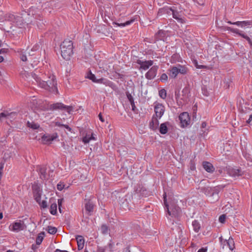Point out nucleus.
<instances>
[{
    "label": "nucleus",
    "instance_id": "nucleus-1",
    "mask_svg": "<svg viewBox=\"0 0 252 252\" xmlns=\"http://www.w3.org/2000/svg\"><path fill=\"white\" fill-rule=\"evenodd\" d=\"M34 71L35 72L32 73V78L34 79L39 87L53 94H58V91L57 87V83L55 76L54 75L50 74L48 76V79H47L46 81H44L42 80V78H44L43 76V74H38V72L36 70Z\"/></svg>",
    "mask_w": 252,
    "mask_h": 252
},
{
    "label": "nucleus",
    "instance_id": "nucleus-2",
    "mask_svg": "<svg viewBox=\"0 0 252 252\" xmlns=\"http://www.w3.org/2000/svg\"><path fill=\"white\" fill-rule=\"evenodd\" d=\"M61 52L62 57L69 60L73 54V43L71 40H64L61 45Z\"/></svg>",
    "mask_w": 252,
    "mask_h": 252
},
{
    "label": "nucleus",
    "instance_id": "nucleus-3",
    "mask_svg": "<svg viewBox=\"0 0 252 252\" xmlns=\"http://www.w3.org/2000/svg\"><path fill=\"white\" fill-rule=\"evenodd\" d=\"M171 12L173 17L176 19L178 22L184 23L185 19L181 17L180 12L178 11L177 8L174 6L170 8H163L159 9L158 13V15L160 16L162 13L169 14Z\"/></svg>",
    "mask_w": 252,
    "mask_h": 252
},
{
    "label": "nucleus",
    "instance_id": "nucleus-4",
    "mask_svg": "<svg viewBox=\"0 0 252 252\" xmlns=\"http://www.w3.org/2000/svg\"><path fill=\"white\" fill-rule=\"evenodd\" d=\"M34 199L39 204L41 208H46L47 206L46 201L45 200L41 201V189L40 185H36L34 188Z\"/></svg>",
    "mask_w": 252,
    "mask_h": 252
},
{
    "label": "nucleus",
    "instance_id": "nucleus-5",
    "mask_svg": "<svg viewBox=\"0 0 252 252\" xmlns=\"http://www.w3.org/2000/svg\"><path fill=\"white\" fill-rule=\"evenodd\" d=\"M163 199L164 203L167 210L169 215L173 217L177 216L180 212V209L179 207L175 205L172 204L171 205L170 208H169V206L167 203L166 195L165 193L163 194Z\"/></svg>",
    "mask_w": 252,
    "mask_h": 252
},
{
    "label": "nucleus",
    "instance_id": "nucleus-6",
    "mask_svg": "<svg viewBox=\"0 0 252 252\" xmlns=\"http://www.w3.org/2000/svg\"><path fill=\"white\" fill-rule=\"evenodd\" d=\"M48 109L50 110H65L69 114H71L73 109L72 106H66L63 103L61 102H57L51 104L48 107Z\"/></svg>",
    "mask_w": 252,
    "mask_h": 252
},
{
    "label": "nucleus",
    "instance_id": "nucleus-7",
    "mask_svg": "<svg viewBox=\"0 0 252 252\" xmlns=\"http://www.w3.org/2000/svg\"><path fill=\"white\" fill-rule=\"evenodd\" d=\"M154 111L155 117L160 119L165 112V107L163 104L156 102L154 105Z\"/></svg>",
    "mask_w": 252,
    "mask_h": 252
},
{
    "label": "nucleus",
    "instance_id": "nucleus-8",
    "mask_svg": "<svg viewBox=\"0 0 252 252\" xmlns=\"http://www.w3.org/2000/svg\"><path fill=\"white\" fill-rule=\"evenodd\" d=\"M179 118L180 121L181 126L183 127L187 126L190 123V119L189 113L187 112H183L181 113L180 115Z\"/></svg>",
    "mask_w": 252,
    "mask_h": 252
},
{
    "label": "nucleus",
    "instance_id": "nucleus-9",
    "mask_svg": "<svg viewBox=\"0 0 252 252\" xmlns=\"http://www.w3.org/2000/svg\"><path fill=\"white\" fill-rule=\"evenodd\" d=\"M87 77L91 80L93 82L97 83H103L104 84H105L106 85H109L110 82L104 78H100L97 79H96V77L95 75L93 74L91 71H90L87 75Z\"/></svg>",
    "mask_w": 252,
    "mask_h": 252
},
{
    "label": "nucleus",
    "instance_id": "nucleus-10",
    "mask_svg": "<svg viewBox=\"0 0 252 252\" xmlns=\"http://www.w3.org/2000/svg\"><path fill=\"white\" fill-rule=\"evenodd\" d=\"M137 63L140 65V68L144 70H147L153 64L152 61H143L140 60H138Z\"/></svg>",
    "mask_w": 252,
    "mask_h": 252
},
{
    "label": "nucleus",
    "instance_id": "nucleus-11",
    "mask_svg": "<svg viewBox=\"0 0 252 252\" xmlns=\"http://www.w3.org/2000/svg\"><path fill=\"white\" fill-rule=\"evenodd\" d=\"M158 69V66L154 65L152 66L146 74V77L148 79H152L154 78L157 75Z\"/></svg>",
    "mask_w": 252,
    "mask_h": 252
},
{
    "label": "nucleus",
    "instance_id": "nucleus-12",
    "mask_svg": "<svg viewBox=\"0 0 252 252\" xmlns=\"http://www.w3.org/2000/svg\"><path fill=\"white\" fill-rule=\"evenodd\" d=\"M220 241L221 244H223L224 246L227 245L229 247V249L232 251L234 248V242L233 239L229 237L228 240H223L222 238L221 237L220 238Z\"/></svg>",
    "mask_w": 252,
    "mask_h": 252
},
{
    "label": "nucleus",
    "instance_id": "nucleus-13",
    "mask_svg": "<svg viewBox=\"0 0 252 252\" xmlns=\"http://www.w3.org/2000/svg\"><path fill=\"white\" fill-rule=\"evenodd\" d=\"M57 137V134L47 135L41 136L42 140L44 144H49L51 143L52 141Z\"/></svg>",
    "mask_w": 252,
    "mask_h": 252
},
{
    "label": "nucleus",
    "instance_id": "nucleus-14",
    "mask_svg": "<svg viewBox=\"0 0 252 252\" xmlns=\"http://www.w3.org/2000/svg\"><path fill=\"white\" fill-rule=\"evenodd\" d=\"M229 30H230L232 32L236 33L238 34L239 35L241 36V37L244 38L246 39L249 44L251 45V46H252V42L250 39V38L247 36L246 34H245L244 33H242L238 29H233L229 28Z\"/></svg>",
    "mask_w": 252,
    "mask_h": 252
},
{
    "label": "nucleus",
    "instance_id": "nucleus-15",
    "mask_svg": "<svg viewBox=\"0 0 252 252\" xmlns=\"http://www.w3.org/2000/svg\"><path fill=\"white\" fill-rule=\"evenodd\" d=\"M36 170L38 172L40 177L42 179H45L46 177V168L44 165H37Z\"/></svg>",
    "mask_w": 252,
    "mask_h": 252
},
{
    "label": "nucleus",
    "instance_id": "nucleus-16",
    "mask_svg": "<svg viewBox=\"0 0 252 252\" xmlns=\"http://www.w3.org/2000/svg\"><path fill=\"white\" fill-rule=\"evenodd\" d=\"M31 51L32 49H30L29 47L26 50L21 51L20 52V58L21 60L23 62L27 61L28 57H30L31 56Z\"/></svg>",
    "mask_w": 252,
    "mask_h": 252
},
{
    "label": "nucleus",
    "instance_id": "nucleus-17",
    "mask_svg": "<svg viewBox=\"0 0 252 252\" xmlns=\"http://www.w3.org/2000/svg\"><path fill=\"white\" fill-rule=\"evenodd\" d=\"M158 119V118L155 117V116H153L152 120L149 123V127L150 128V129L153 130L157 129L159 125V122Z\"/></svg>",
    "mask_w": 252,
    "mask_h": 252
},
{
    "label": "nucleus",
    "instance_id": "nucleus-18",
    "mask_svg": "<svg viewBox=\"0 0 252 252\" xmlns=\"http://www.w3.org/2000/svg\"><path fill=\"white\" fill-rule=\"evenodd\" d=\"M25 228V225L23 221H20L19 222H14L12 226L11 229L15 231H19L23 230Z\"/></svg>",
    "mask_w": 252,
    "mask_h": 252
},
{
    "label": "nucleus",
    "instance_id": "nucleus-19",
    "mask_svg": "<svg viewBox=\"0 0 252 252\" xmlns=\"http://www.w3.org/2000/svg\"><path fill=\"white\" fill-rule=\"evenodd\" d=\"M229 175L231 176L236 177L242 175V171L238 169L230 168L228 169L227 171Z\"/></svg>",
    "mask_w": 252,
    "mask_h": 252
},
{
    "label": "nucleus",
    "instance_id": "nucleus-20",
    "mask_svg": "<svg viewBox=\"0 0 252 252\" xmlns=\"http://www.w3.org/2000/svg\"><path fill=\"white\" fill-rule=\"evenodd\" d=\"M77 243V246L78 250H81L84 248L85 240L83 236L78 235L76 237Z\"/></svg>",
    "mask_w": 252,
    "mask_h": 252
},
{
    "label": "nucleus",
    "instance_id": "nucleus-21",
    "mask_svg": "<svg viewBox=\"0 0 252 252\" xmlns=\"http://www.w3.org/2000/svg\"><path fill=\"white\" fill-rule=\"evenodd\" d=\"M224 188L223 186H218L214 188H212V196H216V200H218L219 198L218 194L221 189Z\"/></svg>",
    "mask_w": 252,
    "mask_h": 252
},
{
    "label": "nucleus",
    "instance_id": "nucleus-22",
    "mask_svg": "<svg viewBox=\"0 0 252 252\" xmlns=\"http://www.w3.org/2000/svg\"><path fill=\"white\" fill-rule=\"evenodd\" d=\"M175 66L176 67V68L178 69V74H181L185 75L188 73V69L186 66L181 64H178Z\"/></svg>",
    "mask_w": 252,
    "mask_h": 252
},
{
    "label": "nucleus",
    "instance_id": "nucleus-23",
    "mask_svg": "<svg viewBox=\"0 0 252 252\" xmlns=\"http://www.w3.org/2000/svg\"><path fill=\"white\" fill-rule=\"evenodd\" d=\"M203 166L204 169L208 172H212L215 169L213 165L207 161L203 162Z\"/></svg>",
    "mask_w": 252,
    "mask_h": 252
},
{
    "label": "nucleus",
    "instance_id": "nucleus-24",
    "mask_svg": "<svg viewBox=\"0 0 252 252\" xmlns=\"http://www.w3.org/2000/svg\"><path fill=\"white\" fill-rule=\"evenodd\" d=\"M169 71V76L172 78H175L178 75V69L175 66H172L168 70Z\"/></svg>",
    "mask_w": 252,
    "mask_h": 252
},
{
    "label": "nucleus",
    "instance_id": "nucleus-25",
    "mask_svg": "<svg viewBox=\"0 0 252 252\" xmlns=\"http://www.w3.org/2000/svg\"><path fill=\"white\" fill-rule=\"evenodd\" d=\"M94 140L95 138L93 135V134H86L82 139V141L84 144L88 143L91 140Z\"/></svg>",
    "mask_w": 252,
    "mask_h": 252
},
{
    "label": "nucleus",
    "instance_id": "nucleus-26",
    "mask_svg": "<svg viewBox=\"0 0 252 252\" xmlns=\"http://www.w3.org/2000/svg\"><path fill=\"white\" fill-rule=\"evenodd\" d=\"M16 115V112L8 113L7 111L1 112L0 113V119L1 118H12Z\"/></svg>",
    "mask_w": 252,
    "mask_h": 252
},
{
    "label": "nucleus",
    "instance_id": "nucleus-27",
    "mask_svg": "<svg viewBox=\"0 0 252 252\" xmlns=\"http://www.w3.org/2000/svg\"><path fill=\"white\" fill-rule=\"evenodd\" d=\"M32 135L34 134V132L33 130H37V132H40V135H42L43 133V130L41 127H40L39 125L37 124H35L32 123Z\"/></svg>",
    "mask_w": 252,
    "mask_h": 252
},
{
    "label": "nucleus",
    "instance_id": "nucleus-28",
    "mask_svg": "<svg viewBox=\"0 0 252 252\" xmlns=\"http://www.w3.org/2000/svg\"><path fill=\"white\" fill-rule=\"evenodd\" d=\"M85 209L89 213L92 212L94 209L93 203L90 200L88 201L85 203Z\"/></svg>",
    "mask_w": 252,
    "mask_h": 252
},
{
    "label": "nucleus",
    "instance_id": "nucleus-29",
    "mask_svg": "<svg viewBox=\"0 0 252 252\" xmlns=\"http://www.w3.org/2000/svg\"><path fill=\"white\" fill-rule=\"evenodd\" d=\"M44 232H41L40 233H39L36 238V245H39L41 244L42 242L43 241V240L44 239Z\"/></svg>",
    "mask_w": 252,
    "mask_h": 252
},
{
    "label": "nucleus",
    "instance_id": "nucleus-30",
    "mask_svg": "<svg viewBox=\"0 0 252 252\" xmlns=\"http://www.w3.org/2000/svg\"><path fill=\"white\" fill-rule=\"evenodd\" d=\"M159 132L163 134L167 132V126L166 123L161 124L159 127Z\"/></svg>",
    "mask_w": 252,
    "mask_h": 252
},
{
    "label": "nucleus",
    "instance_id": "nucleus-31",
    "mask_svg": "<svg viewBox=\"0 0 252 252\" xmlns=\"http://www.w3.org/2000/svg\"><path fill=\"white\" fill-rule=\"evenodd\" d=\"M192 225L193 228V230L196 232H198L200 228V225L197 220H193L192 222Z\"/></svg>",
    "mask_w": 252,
    "mask_h": 252
},
{
    "label": "nucleus",
    "instance_id": "nucleus-32",
    "mask_svg": "<svg viewBox=\"0 0 252 252\" xmlns=\"http://www.w3.org/2000/svg\"><path fill=\"white\" fill-rule=\"evenodd\" d=\"M201 190L203 192H204L206 195H211L212 196V189L211 187H205L201 189Z\"/></svg>",
    "mask_w": 252,
    "mask_h": 252
},
{
    "label": "nucleus",
    "instance_id": "nucleus-33",
    "mask_svg": "<svg viewBox=\"0 0 252 252\" xmlns=\"http://www.w3.org/2000/svg\"><path fill=\"white\" fill-rule=\"evenodd\" d=\"M57 205L56 203H52L50 206V213L52 215H55L57 213Z\"/></svg>",
    "mask_w": 252,
    "mask_h": 252
},
{
    "label": "nucleus",
    "instance_id": "nucleus-34",
    "mask_svg": "<svg viewBox=\"0 0 252 252\" xmlns=\"http://www.w3.org/2000/svg\"><path fill=\"white\" fill-rule=\"evenodd\" d=\"M30 73L28 72L26 70H23L21 72V75L22 76V78H23L25 79H27L29 78L30 77Z\"/></svg>",
    "mask_w": 252,
    "mask_h": 252
},
{
    "label": "nucleus",
    "instance_id": "nucleus-35",
    "mask_svg": "<svg viewBox=\"0 0 252 252\" xmlns=\"http://www.w3.org/2000/svg\"><path fill=\"white\" fill-rule=\"evenodd\" d=\"M134 19H131L130 20L127 21L124 23H116V25H118L119 26L121 27H125L126 26L129 25L131 24L132 23H133L134 21Z\"/></svg>",
    "mask_w": 252,
    "mask_h": 252
},
{
    "label": "nucleus",
    "instance_id": "nucleus-36",
    "mask_svg": "<svg viewBox=\"0 0 252 252\" xmlns=\"http://www.w3.org/2000/svg\"><path fill=\"white\" fill-rule=\"evenodd\" d=\"M47 230L48 233L51 234H54L57 232V228L53 226H48Z\"/></svg>",
    "mask_w": 252,
    "mask_h": 252
},
{
    "label": "nucleus",
    "instance_id": "nucleus-37",
    "mask_svg": "<svg viewBox=\"0 0 252 252\" xmlns=\"http://www.w3.org/2000/svg\"><path fill=\"white\" fill-rule=\"evenodd\" d=\"M159 95L162 99H165L166 97V92L164 89H161L159 91Z\"/></svg>",
    "mask_w": 252,
    "mask_h": 252
},
{
    "label": "nucleus",
    "instance_id": "nucleus-38",
    "mask_svg": "<svg viewBox=\"0 0 252 252\" xmlns=\"http://www.w3.org/2000/svg\"><path fill=\"white\" fill-rule=\"evenodd\" d=\"M101 231L104 234H107L108 232V227L106 225H102L101 227Z\"/></svg>",
    "mask_w": 252,
    "mask_h": 252
},
{
    "label": "nucleus",
    "instance_id": "nucleus-39",
    "mask_svg": "<svg viewBox=\"0 0 252 252\" xmlns=\"http://www.w3.org/2000/svg\"><path fill=\"white\" fill-rule=\"evenodd\" d=\"M8 20L12 22H16V17L13 14H10L8 17Z\"/></svg>",
    "mask_w": 252,
    "mask_h": 252
},
{
    "label": "nucleus",
    "instance_id": "nucleus-40",
    "mask_svg": "<svg viewBox=\"0 0 252 252\" xmlns=\"http://www.w3.org/2000/svg\"><path fill=\"white\" fill-rule=\"evenodd\" d=\"M252 24V22L250 21H242L241 24L240 25V27H244L247 26H250Z\"/></svg>",
    "mask_w": 252,
    "mask_h": 252
},
{
    "label": "nucleus",
    "instance_id": "nucleus-41",
    "mask_svg": "<svg viewBox=\"0 0 252 252\" xmlns=\"http://www.w3.org/2000/svg\"><path fill=\"white\" fill-rule=\"evenodd\" d=\"M168 76L165 73H163L160 78L161 81H166L167 80Z\"/></svg>",
    "mask_w": 252,
    "mask_h": 252
},
{
    "label": "nucleus",
    "instance_id": "nucleus-42",
    "mask_svg": "<svg viewBox=\"0 0 252 252\" xmlns=\"http://www.w3.org/2000/svg\"><path fill=\"white\" fill-rule=\"evenodd\" d=\"M226 219V215H222L219 217V221L221 223H223Z\"/></svg>",
    "mask_w": 252,
    "mask_h": 252
},
{
    "label": "nucleus",
    "instance_id": "nucleus-43",
    "mask_svg": "<svg viewBox=\"0 0 252 252\" xmlns=\"http://www.w3.org/2000/svg\"><path fill=\"white\" fill-rule=\"evenodd\" d=\"M64 186V185L62 184H61H61H58L57 185V189L59 190H62L63 189Z\"/></svg>",
    "mask_w": 252,
    "mask_h": 252
},
{
    "label": "nucleus",
    "instance_id": "nucleus-44",
    "mask_svg": "<svg viewBox=\"0 0 252 252\" xmlns=\"http://www.w3.org/2000/svg\"><path fill=\"white\" fill-rule=\"evenodd\" d=\"M181 3L186 2V4H189L190 3L193 1V0H179Z\"/></svg>",
    "mask_w": 252,
    "mask_h": 252
},
{
    "label": "nucleus",
    "instance_id": "nucleus-45",
    "mask_svg": "<svg viewBox=\"0 0 252 252\" xmlns=\"http://www.w3.org/2000/svg\"><path fill=\"white\" fill-rule=\"evenodd\" d=\"M228 23H229L230 24L236 25L237 26H240V25L241 24V22L238 21V22L232 23L231 21H228Z\"/></svg>",
    "mask_w": 252,
    "mask_h": 252
},
{
    "label": "nucleus",
    "instance_id": "nucleus-46",
    "mask_svg": "<svg viewBox=\"0 0 252 252\" xmlns=\"http://www.w3.org/2000/svg\"><path fill=\"white\" fill-rule=\"evenodd\" d=\"M194 64H195V66H196L197 68H204V67H205V66H204V65H198V64H197V62H196V61H195V62H194Z\"/></svg>",
    "mask_w": 252,
    "mask_h": 252
},
{
    "label": "nucleus",
    "instance_id": "nucleus-47",
    "mask_svg": "<svg viewBox=\"0 0 252 252\" xmlns=\"http://www.w3.org/2000/svg\"><path fill=\"white\" fill-rule=\"evenodd\" d=\"M63 199H60L58 200V203L59 207H62V203H63Z\"/></svg>",
    "mask_w": 252,
    "mask_h": 252
},
{
    "label": "nucleus",
    "instance_id": "nucleus-48",
    "mask_svg": "<svg viewBox=\"0 0 252 252\" xmlns=\"http://www.w3.org/2000/svg\"><path fill=\"white\" fill-rule=\"evenodd\" d=\"M252 121V114H250L249 118L248 120L247 121V123L250 124V122Z\"/></svg>",
    "mask_w": 252,
    "mask_h": 252
},
{
    "label": "nucleus",
    "instance_id": "nucleus-49",
    "mask_svg": "<svg viewBox=\"0 0 252 252\" xmlns=\"http://www.w3.org/2000/svg\"><path fill=\"white\" fill-rule=\"evenodd\" d=\"M98 117H99V120L102 122H104V119L103 118L101 113H100L98 115Z\"/></svg>",
    "mask_w": 252,
    "mask_h": 252
},
{
    "label": "nucleus",
    "instance_id": "nucleus-50",
    "mask_svg": "<svg viewBox=\"0 0 252 252\" xmlns=\"http://www.w3.org/2000/svg\"><path fill=\"white\" fill-rule=\"evenodd\" d=\"M127 96L130 102H133L132 100V96L130 94H128Z\"/></svg>",
    "mask_w": 252,
    "mask_h": 252
},
{
    "label": "nucleus",
    "instance_id": "nucleus-51",
    "mask_svg": "<svg viewBox=\"0 0 252 252\" xmlns=\"http://www.w3.org/2000/svg\"><path fill=\"white\" fill-rule=\"evenodd\" d=\"M207 251L206 249L205 248H201L199 249L198 251V252H206Z\"/></svg>",
    "mask_w": 252,
    "mask_h": 252
},
{
    "label": "nucleus",
    "instance_id": "nucleus-52",
    "mask_svg": "<svg viewBox=\"0 0 252 252\" xmlns=\"http://www.w3.org/2000/svg\"><path fill=\"white\" fill-rule=\"evenodd\" d=\"M191 170H194L195 167V165H194V164L193 163H191V165H190V167Z\"/></svg>",
    "mask_w": 252,
    "mask_h": 252
},
{
    "label": "nucleus",
    "instance_id": "nucleus-53",
    "mask_svg": "<svg viewBox=\"0 0 252 252\" xmlns=\"http://www.w3.org/2000/svg\"><path fill=\"white\" fill-rule=\"evenodd\" d=\"M62 126H64L65 128L68 129L69 131H71V128L67 125H63Z\"/></svg>",
    "mask_w": 252,
    "mask_h": 252
},
{
    "label": "nucleus",
    "instance_id": "nucleus-54",
    "mask_svg": "<svg viewBox=\"0 0 252 252\" xmlns=\"http://www.w3.org/2000/svg\"><path fill=\"white\" fill-rule=\"evenodd\" d=\"M206 125H206V122H203V123H202V124H201V127H202V128H205V127H206Z\"/></svg>",
    "mask_w": 252,
    "mask_h": 252
},
{
    "label": "nucleus",
    "instance_id": "nucleus-55",
    "mask_svg": "<svg viewBox=\"0 0 252 252\" xmlns=\"http://www.w3.org/2000/svg\"><path fill=\"white\" fill-rule=\"evenodd\" d=\"M55 252H68L67 251H62L59 249H56L55 251Z\"/></svg>",
    "mask_w": 252,
    "mask_h": 252
},
{
    "label": "nucleus",
    "instance_id": "nucleus-56",
    "mask_svg": "<svg viewBox=\"0 0 252 252\" xmlns=\"http://www.w3.org/2000/svg\"><path fill=\"white\" fill-rule=\"evenodd\" d=\"M55 125L56 126H61L63 125L60 124L59 122H57L55 123Z\"/></svg>",
    "mask_w": 252,
    "mask_h": 252
},
{
    "label": "nucleus",
    "instance_id": "nucleus-57",
    "mask_svg": "<svg viewBox=\"0 0 252 252\" xmlns=\"http://www.w3.org/2000/svg\"><path fill=\"white\" fill-rule=\"evenodd\" d=\"M5 52V49H1L0 50V54H1V53H3Z\"/></svg>",
    "mask_w": 252,
    "mask_h": 252
},
{
    "label": "nucleus",
    "instance_id": "nucleus-58",
    "mask_svg": "<svg viewBox=\"0 0 252 252\" xmlns=\"http://www.w3.org/2000/svg\"><path fill=\"white\" fill-rule=\"evenodd\" d=\"M27 125L29 127H32V124L29 122H28Z\"/></svg>",
    "mask_w": 252,
    "mask_h": 252
},
{
    "label": "nucleus",
    "instance_id": "nucleus-59",
    "mask_svg": "<svg viewBox=\"0 0 252 252\" xmlns=\"http://www.w3.org/2000/svg\"><path fill=\"white\" fill-rule=\"evenodd\" d=\"M40 47V46L39 44H37L36 45H35V48H36V49H39Z\"/></svg>",
    "mask_w": 252,
    "mask_h": 252
},
{
    "label": "nucleus",
    "instance_id": "nucleus-60",
    "mask_svg": "<svg viewBox=\"0 0 252 252\" xmlns=\"http://www.w3.org/2000/svg\"><path fill=\"white\" fill-rule=\"evenodd\" d=\"M131 105H132V110H134V108H135L134 104L133 102H131Z\"/></svg>",
    "mask_w": 252,
    "mask_h": 252
},
{
    "label": "nucleus",
    "instance_id": "nucleus-61",
    "mask_svg": "<svg viewBox=\"0 0 252 252\" xmlns=\"http://www.w3.org/2000/svg\"><path fill=\"white\" fill-rule=\"evenodd\" d=\"M4 163H5V161L4 160V161H1L0 162V165H2V166L3 167Z\"/></svg>",
    "mask_w": 252,
    "mask_h": 252
},
{
    "label": "nucleus",
    "instance_id": "nucleus-62",
    "mask_svg": "<svg viewBox=\"0 0 252 252\" xmlns=\"http://www.w3.org/2000/svg\"><path fill=\"white\" fill-rule=\"evenodd\" d=\"M3 61V58L2 56H0V63Z\"/></svg>",
    "mask_w": 252,
    "mask_h": 252
},
{
    "label": "nucleus",
    "instance_id": "nucleus-63",
    "mask_svg": "<svg viewBox=\"0 0 252 252\" xmlns=\"http://www.w3.org/2000/svg\"><path fill=\"white\" fill-rule=\"evenodd\" d=\"M2 218H3L2 213L0 212V219H1Z\"/></svg>",
    "mask_w": 252,
    "mask_h": 252
},
{
    "label": "nucleus",
    "instance_id": "nucleus-64",
    "mask_svg": "<svg viewBox=\"0 0 252 252\" xmlns=\"http://www.w3.org/2000/svg\"><path fill=\"white\" fill-rule=\"evenodd\" d=\"M3 168V167L2 166V165H0V170L2 171Z\"/></svg>",
    "mask_w": 252,
    "mask_h": 252
}]
</instances>
